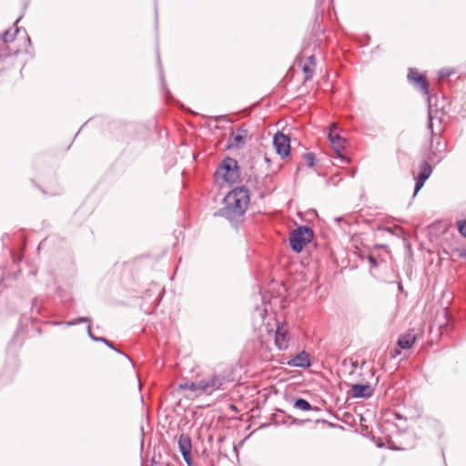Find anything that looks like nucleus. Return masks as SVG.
<instances>
[{"instance_id": "nucleus-1", "label": "nucleus", "mask_w": 466, "mask_h": 466, "mask_svg": "<svg viewBox=\"0 0 466 466\" xmlns=\"http://www.w3.org/2000/svg\"><path fill=\"white\" fill-rule=\"evenodd\" d=\"M248 203V190L243 187H236L224 198L220 214L230 221H238L245 214Z\"/></svg>"}, {"instance_id": "nucleus-2", "label": "nucleus", "mask_w": 466, "mask_h": 466, "mask_svg": "<svg viewBox=\"0 0 466 466\" xmlns=\"http://www.w3.org/2000/svg\"><path fill=\"white\" fill-rule=\"evenodd\" d=\"M239 177L238 164L236 159L231 157H226L215 173V179L220 185L224 183L234 184L238 182Z\"/></svg>"}, {"instance_id": "nucleus-3", "label": "nucleus", "mask_w": 466, "mask_h": 466, "mask_svg": "<svg viewBox=\"0 0 466 466\" xmlns=\"http://www.w3.org/2000/svg\"><path fill=\"white\" fill-rule=\"evenodd\" d=\"M313 238L312 230L308 227H299L289 235V244L295 252H300Z\"/></svg>"}, {"instance_id": "nucleus-4", "label": "nucleus", "mask_w": 466, "mask_h": 466, "mask_svg": "<svg viewBox=\"0 0 466 466\" xmlns=\"http://www.w3.org/2000/svg\"><path fill=\"white\" fill-rule=\"evenodd\" d=\"M248 139V132L244 127H240L230 132L228 140V147L239 149L242 148Z\"/></svg>"}, {"instance_id": "nucleus-5", "label": "nucleus", "mask_w": 466, "mask_h": 466, "mask_svg": "<svg viewBox=\"0 0 466 466\" xmlns=\"http://www.w3.org/2000/svg\"><path fill=\"white\" fill-rule=\"evenodd\" d=\"M199 382L200 391L211 394L212 392L222 389V386L225 383V379L220 375L214 374L207 379L201 380Z\"/></svg>"}, {"instance_id": "nucleus-6", "label": "nucleus", "mask_w": 466, "mask_h": 466, "mask_svg": "<svg viewBox=\"0 0 466 466\" xmlns=\"http://www.w3.org/2000/svg\"><path fill=\"white\" fill-rule=\"evenodd\" d=\"M273 145L276 152L281 157H285L289 155L290 152V141L289 138L283 133L278 132L273 137Z\"/></svg>"}, {"instance_id": "nucleus-7", "label": "nucleus", "mask_w": 466, "mask_h": 466, "mask_svg": "<svg viewBox=\"0 0 466 466\" xmlns=\"http://www.w3.org/2000/svg\"><path fill=\"white\" fill-rule=\"evenodd\" d=\"M329 140L330 145L337 154L338 157H339L342 161L348 163L349 160L342 155V151L345 149L346 140L340 137L337 133H333V130L329 131Z\"/></svg>"}, {"instance_id": "nucleus-8", "label": "nucleus", "mask_w": 466, "mask_h": 466, "mask_svg": "<svg viewBox=\"0 0 466 466\" xmlns=\"http://www.w3.org/2000/svg\"><path fill=\"white\" fill-rule=\"evenodd\" d=\"M408 79L417 89L422 92L425 96H428L429 84L424 76L420 75L416 69H410Z\"/></svg>"}, {"instance_id": "nucleus-9", "label": "nucleus", "mask_w": 466, "mask_h": 466, "mask_svg": "<svg viewBox=\"0 0 466 466\" xmlns=\"http://www.w3.org/2000/svg\"><path fill=\"white\" fill-rule=\"evenodd\" d=\"M432 173L431 166L427 162L423 161L420 166V173L417 177H415V188L413 196H416L418 192L423 187L425 181L430 177Z\"/></svg>"}, {"instance_id": "nucleus-10", "label": "nucleus", "mask_w": 466, "mask_h": 466, "mask_svg": "<svg viewBox=\"0 0 466 466\" xmlns=\"http://www.w3.org/2000/svg\"><path fill=\"white\" fill-rule=\"evenodd\" d=\"M444 113L441 109H439L437 105L433 104V98L428 96V117H429V128L434 135L433 124L434 121L441 122V118Z\"/></svg>"}, {"instance_id": "nucleus-11", "label": "nucleus", "mask_w": 466, "mask_h": 466, "mask_svg": "<svg viewBox=\"0 0 466 466\" xmlns=\"http://www.w3.org/2000/svg\"><path fill=\"white\" fill-rule=\"evenodd\" d=\"M178 448L185 460V461L190 466L192 464L191 457V441L190 438L185 434L180 435L178 439Z\"/></svg>"}, {"instance_id": "nucleus-12", "label": "nucleus", "mask_w": 466, "mask_h": 466, "mask_svg": "<svg viewBox=\"0 0 466 466\" xmlns=\"http://www.w3.org/2000/svg\"><path fill=\"white\" fill-rule=\"evenodd\" d=\"M373 389L370 384H353L350 387V394L353 398H370Z\"/></svg>"}, {"instance_id": "nucleus-13", "label": "nucleus", "mask_w": 466, "mask_h": 466, "mask_svg": "<svg viewBox=\"0 0 466 466\" xmlns=\"http://www.w3.org/2000/svg\"><path fill=\"white\" fill-rule=\"evenodd\" d=\"M287 364L290 367L309 368L310 366L309 355L306 351H301L289 360Z\"/></svg>"}, {"instance_id": "nucleus-14", "label": "nucleus", "mask_w": 466, "mask_h": 466, "mask_svg": "<svg viewBox=\"0 0 466 466\" xmlns=\"http://www.w3.org/2000/svg\"><path fill=\"white\" fill-rule=\"evenodd\" d=\"M275 345L279 350H287L289 347V336L284 327H278L275 333Z\"/></svg>"}, {"instance_id": "nucleus-15", "label": "nucleus", "mask_w": 466, "mask_h": 466, "mask_svg": "<svg viewBox=\"0 0 466 466\" xmlns=\"http://www.w3.org/2000/svg\"><path fill=\"white\" fill-rule=\"evenodd\" d=\"M416 340V335L413 331H409L402 336L400 337L398 340V345L401 349H410Z\"/></svg>"}, {"instance_id": "nucleus-16", "label": "nucleus", "mask_w": 466, "mask_h": 466, "mask_svg": "<svg viewBox=\"0 0 466 466\" xmlns=\"http://www.w3.org/2000/svg\"><path fill=\"white\" fill-rule=\"evenodd\" d=\"M178 390H189L192 392L200 391V382L186 381L177 386Z\"/></svg>"}, {"instance_id": "nucleus-17", "label": "nucleus", "mask_w": 466, "mask_h": 466, "mask_svg": "<svg viewBox=\"0 0 466 466\" xmlns=\"http://www.w3.org/2000/svg\"><path fill=\"white\" fill-rule=\"evenodd\" d=\"M294 408L300 410H304V411L312 410V406L309 404V401H307L304 399L296 400L294 402Z\"/></svg>"}, {"instance_id": "nucleus-18", "label": "nucleus", "mask_w": 466, "mask_h": 466, "mask_svg": "<svg viewBox=\"0 0 466 466\" xmlns=\"http://www.w3.org/2000/svg\"><path fill=\"white\" fill-rule=\"evenodd\" d=\"M17 32H18V29H15L14 32H11V30H6L2 35V40L5 43L13 41L15 39Z\"/></svg>"}, {"instance_id": "nucleus-19", "label": "nucleus", "mask_w": 466, "mask_h": 466, "mask_svg": "<svg viewBox=\"0 0 466 466\" xmlns=\"http://www.w3.org/2000/svg\"><path fill=\"white\" fill-rule=\"evenodd\" d=\"M88 334L90 336V338L93 339V340H96V341H103L105 342L108 347L114 349L112 343L108 340H106L105 338H97V337H95L92 332H91V327L90 325L88 326Z\"/></svg>"}, {"instance_id": "nucleus-20", "label": "nucleus", "mask_w": 466, "mask_h": 466, "mask_svg": "<svg viewBox=\"0 0 466 466\" xmlns=\"http://www.w3.org/2000/svg\"><path fill=\"white\" fill-rule=\"evenodd\" d=\"M304 160H305V162L307 163V165L309 167H312L315 165V156H314V154L313 153H307L304 156Z\"/></svg>"}, {"instance_id": "nucleus-21", "label": "nucleus", "mask_w": 466, "mask_h": 466, "mask_svg": "<svg viewBox=\"0 0 466 466\" xmlns=\"http://www.w3.org/2000/svg\"><path fill=\"white\" fill-rule=\"evenodd\" d=\"M89 319L88 318H86V317H81V318H77L74 320H71L69 322H67V325L68 326H73V325H76L78 323H81V322H89Z\"/></svg>"}, {"instance_id": "nucleus-22", "label": "nucleus", "mask_w": 466, "mask_h": 466, "mask_svg": "<svg viewBox=\"0 0 466 466\" xmlns=\"http://www.w3.org/2000/svg\"><path fill=\"white\" fill-rule=\"evenodd\" d=\"M452 74H453V70L449 69V68H443L440 71L439 76H440V78H445V77L451 76Z\"/></svg>"}, {"instance_id": "nucleus-23", "label": "nucleus", "mask_w": 466, "mask_h": 466, "mask_svg": "<svg viewBox=\"0 0 466 466\" xmlns=\"http://www.w3.org/2000/svg\"><path fill=\"white\" fill-rule=\"evenodd\" d=\"M458 228H459L460 233L462 236L466 237V220L460 222L458 224Z\"/></svg>"}, {"instance_id": "nucleus-24", "label": "nucleus", "mask_w": 466, "mask_h": 466, "mask_svg": "<svg viewBox=\"0 0 466 466\" xmlns=\"http://www.w3.org/2000/svg\"><path fill=\"white\" fill-rule=\"evenodd\" d=\"M436 150H438L440 153L443 152L445 150V146L441 144V141L437 142Z\"/></svg>"}, {"instance_id": "nucleus-25", "label": "nucleus", "mask_w": 466, "mask_h": 466, "mask_svg": "<svg viewBox=\"0 0 466 466\" xmlns=\"http://www.w3.org/2000/svg\"><path fill=\"white\" fill-rule=\"evenodd\" d=\"M369 261L370 263L372 265V266H377V262H376V259L373 258V257H369Z\"/></svg>"}, {"instance_id": "nucleus-26", "label": "nucleus", "mask_w": 466, "mask_h": 466, "mask_svg": "<svg viewBox=\"0 0 466 466\" xmlns=\"http://www.w3.org/2000/svg\"><path fill=\"white\" fill-rule=\"evenodd\" d=\"M337 128H338L337 125L335 123H333L329 127V131L333 130V133H336Z\"/></svg>"}, {"instance_id": "nucleus-27", "label": "nucleus", "mask_w": 466, "mask_h": 466, "mask_svg": "<svg viewBox=\"0 0 466 466\" xmlns=\"http://www.w3.org/2000/svg\"><path fill=\"white\" fill-rule=\"evenodd\" d=\"M303 69H304V71H305L306 73H308V72H311V70L309 69V67L308 66H305L303 67Z\"/></svg>"}, {"instance_id": "nucleus-28", "label": "nucleus", "mask_w": 466, "mask_h": 466, "mask_svg": "<svg viewBox=\"0 0 466 466\" xmlns=\"http://www.w3.org/2000/svg\"><path fill=\"white\" fill-rule=\"evenodd\" d=\"M441 315H442V318H443L444 319H447V313H446L445 311H443Z\"/></svg>"}]
</instances>
